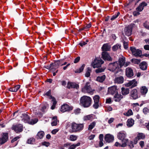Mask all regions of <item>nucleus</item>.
Here are the masks:
<instances>
[{
    "instance_id": "obj_8",
    "label": "nucleus",
    "mask_w": 149,
    "mask_h": 149,
    "mask_svg": "<svg viewBox=\"0 0 149 149\" xmlns=\"http://www.w3.org/2000/svg\"><path fill=\"white\" fill-rule=\"evenodd\" d=\"M93 91L94 90L92 89L90 83L88 82L86 83L84 87L82 89V91L84 93H91L93 92Z\"/></svg>"
},
{
    "instance_id": "obj_50",
    "label": "nucleus",
    "mask_w": 149,
    "mask_h": 149,
    "mask_svg": "<svg viewBox=\"0 0 149 149\" xmlns=\"http://www.w3.org/2000/svg\"><path fill=\"white\" fill-rule=\"evenodd\" d=\"M35 139L33 138H30L27 140V143L29 144H33L35 142Z\"/></svg>"
},
{
    "instance_id": "obj_18",
    "label": "nucleus",
    "mask_w": 149,
    "mask_h": 149,
    "mask_svg": "<svg viewBox=\"0 0 149 149\" xmlns=\"http://www.w3.org/2000/svg\"><path fill=\"white\" fill-rule=\"evenodd\" d=\"M108 92L109 94L113 95L117 93L116 87L115 86H113L110 87L108 88Z\"/></svg>"
},
{
    "instance_id": "obj_26",
    "label": "nucleus",
    "mask_w": 149,
    "mask_h": 149,
    "mask_svg": "<svg viewBox=\"0 0 149 149\" xmlns=\"http://www.w3.org/2000/svg\"><path fill=\"white\" fill-rule=\"evenodd\" d=\"M139 66L141 69L145 70L147 68V64L146 62L143 61L140 64Z\"/></svg>"
},
{
    "instance_id": "obj_22",
    "label": "nucleus",
    "mask_w": 149,
    "mask_h": 149,
    "mask_svg": "<svg viewBox=\"0 0 149 149\" xmlns=\"http://www.w3.org/2000/svg\"><path fill=\"white\" fill-rule=\"evenodd\" d=\"M147 5V3L145 2H143L139 4L136 9L137 11L139 12H141L143 10L144 7L146 6Z\"/></svg>"
},
{
    "instance_id": "obj_29",
    "label": "nucleus",
    "mask_w": 149,
    "mask_h": 149,
    "mask_svg": "<svg viewBox=\"0 0 149 149\" xmlns=\"http://www.w3.org/2000/svg\"><path fill=\"white\" fill-rule=\"evenodd\" d=\"M103 51L106 52L109 51L110 49V47L107 44H104L102 48Z\"/></svg>"
},
{
    "instance_id": "obj_58",
    "label": "nucleus",
    "mask_w": 149,
    "mask_h": 149,
    "mask_svg": "<svg viewBox=\"0 0 149 149\" xmlns=\"http://www.w3.org/2000/svg\"><path fill=\"white\" fill-rule=\"evenodd\" d=\"M80 109L77 108L74 110V113L76 114H77L80 113Z\"/></svg>"
},
{
    "instance_id": "obj_27",
    "label": "nucleus",
    "mask_w": 149,
    "mask_h": 149,
    "mask_svg": "<svg viewBox=\"0 0 149 149\" xmlns=\"http://www.w3.org/2000/svg\"><path fill=\"white\" fill-rule=\"evenodd\" d=\"M20 85H18L14 87L11 88H9V91L12 92H16L20 88Z\"/></svg>"
},
{
    "instance_id": "obj_24",
    "label": "nucleus",
    "mask_w": 149,
    "mask_h": 149,
    "mask_svg": "<svg viewBox=\"0 0 149 149\" xmlns=\"http://www.w3.org/2000/svg\"><path fill=\"white\" fill-rule=\"evenodd\" d=\"M124 79L121 76L116 77L115 79V82L117 84H122L123 82Z\"/></svg>"
},
{
    "instance_id": "obj_43",
    "label": "nucleus",
    "mask_w": 149,
    "mask_h": 149,
    "mask_svg": "<svg viewBox=\"0 0 149 149\" xmlns=\"http://www.w3.org/2000/svg\"><path fill=\"white\" fill-rule=\"evenodd\" d=\"M85 66V65L84 64H83L79 69L75 71V72L76 73H79L82 72L83 71Z\"/></svg>"
},
{
    "instance_id": "obj_38",
    "label": "nucleus",
    "mask_w": 149,
    "mask_h": 149,
    "mask_svg": "<svg viewBox=\"0 0 149 149\" xmlns=\"http://www.w3.org/2000/svg\"><path fill=\"white\" fill-rule=\"evenodd\" d=\"M62 60H59L57 61L56 62H55V63H54V67L55 68H58L59 66H61V62H62Z\"/></svg>"
},
{
    "instance_id": "obj_47",
    "label": "nucleus",
    "mask_w": 149,
    "mask_h": 149,
    "mask_svg": "<svg viewBox=\"0 0 149 149\" xmlns=\"http://www.w3.org/2000/svg\"><path fill=\"white\" fill-rule=\"evenodd\" d=\"M91 71V70L90 68H88L85 74V76L86 77H88L90 76Z\"/></svg>"
},
{
    "instance_id": "obj_6",
    "label": "nucleus",
    "mask_w": 149,
    "mask_h": 149,
    "mask_svg": "<svg viewBox=\"0 0 149 149\" xmlns=\"http://www.w3.org/2000/svg\"><path fill=\"white\" fill-rule=\"evenodd\" d=\"M130 50L132 54L136 57H140L142 54L141 50L136 49L135 47H130Z\"/></svg>"
},
{
    "instance_id": "obj_48",
    "label": "nucleus",
    "mask_w": 149,
    "mask_h": 149,
    "mask_svg": "<svg viewBox=\"0 0 149 149\" xmlns=\"http://www.w3.org/2000/svg\"><path fill=\"white\" fill-rule=\"evenodd\" d=\"M105 69V68H99L95 70V72L97 73L101 72H104Z\"/></svg>"
},
{
    "instance_id": "obj_16",
    "label": "nucleus",
    "mask_w": 149,
    "mask_h": 149,
    "mask_svg": "<svg viewBox=\"0 0 149 149\" xmlns=\"http://www.w3.org/2000/svg\"><path fill=\"white\" fill-rule=\"evenodd\" d=\"M104 140L108 143H110L113 141L114 140V137L109 134H107L105 136Z\"/></svg>"
},
{
    "instance_id": "obj_60",
    "label": "nucleus",
    "mask_w": 149,
    "mask_h": 149,
    "mask_svg": "<svg viewBox=\"0 0 149 149\" xmlns=\"http://www.w3.org/2000/svg\"><path fill=\"white\" fill-rule=\"evenodd\" d=\"M80 59V57L79 56H78L74 60V63H78Z\"/></svg>"
},
{
    "instance_id": "obj_21",
    "label": "nucleus",
    "mask_w": 149,
    "mask_h": 149,
    "mask_svg": "<svg viewBox=\"0 0 149 149\" xmlns=\"http://www.w3.org/2000/svg\"><path fill=\"white\" fill-rule=\"evenodd\" d=\"M125 62V57L122 56L121 57H120L118 63H119V65L120 68H121L124 65Z\"/></svg>"
},
{
    "instance_id": "obj_12",
    "label": "nucleus",
    "mask_w": 149,
    "mask_h": 149,
    "mask_svg": "<svg viewBox=\"0 0 149 149\" xmlns=\"http://www.w3.org/2000/svg\"><path fill=\"white\" fill-rule=\"evenodd\" d=\"M133 26L132 25H128L124 29V32L126 35L129 36L132 34Z\"/></svg>"
},
{
    "instance_id": "obj_17",
    "label": "nucleus",
    "mask_w": 149,
    "mask_h": 149,
    "mask_svg": "<svg viewBox=\"0 0 149 149\" xmlns=\"http://www.w3.org/2000/svg\"><path fill=\"white\" fill-rule=\"evenodd\" d=\"M125 72L126 75L128 77H131L134 75L132 70L129 67L126 68Z\"/></svg>"
},
{
    "instance_id": "obj_64",
    "label": "nucleus",
    "mask_w": 149,
    "mask_h": 149,
    "mask_svg": "<svg viewBox=\"0 0 149 149\" xmlns=\"http://www.w3.org/2000/svg\"><path fill=\"white\" fill-rule=\"evenodd\" d=\"M144 49L146 50H149V45H146L144 46Z\"/></svg>"
},
{
    "instance_id": "obj_57",
    "label": "nucleus",
    "mask_w": 149,
    "mask_h": 149,
    "mask_svg": "<svg viewBox=\"0 0 149 149\" xmlns=\"http://www.w3.org/2000/svg\"><path fill=\"white\" fill-rule=\"evenodd\" d=\"M123 45L125 49H126L128 48V43L125 41H124L123 42Z\"/></svg>"
},
{
    "instance_id": "obj_20",
    "label": "nucleus",
    "mask_w": 149,
    "mask_h": 149,
    "mask_svg": "<svg viewBox=\"0 0 149 149\" xmlns=\"http://www.w3.org/2000/svg\"><path fill=\"white\" fill-rule=\"evenodd\" d=\"M67 87L69 88H74L77 89L79 88V85L75 83L69 82L68 84Z\"/></svg>"
},
{
    "instance_id": "obj_39",
    "label": "nucleus",
    "mask_w": 149,
    "mask_h": 149,
    "mask_svg": "<svg viewBox=\"0 0 149 149\" xmlns=\"http://www.w3.org/2000/svg\"><path fill=\"white\" fill-rule=\"evenodd\" d=\"M96 124V122L95 121L93 122L89 125L88 130H91L95 126Z\"/></svg>"
},
{
    "instance_id": "obj_11",
    "label": "nucleus",
    "mask_w": 149,
    "mask_h": 149,
    "mask_svg": "<svg viewBox=\"0 0 149 149\" xmlns=\"http://www.w3.org/2000/svg\"><path fill=\"white\" fill-rule=\"evenodd\" d=\"M102 58L105 61H112V58L110 56L109 53L105 51H103L102 52Z\"/></svg>"
},
{
    "instance_id": "obj_3",
    "label": "nucleus",
    "mask_w": 149,
    "mask_h": 149,
    "mask_svg": "<svg viewBox=\"0 0 149 149\" xmlns=\"http://www.w3.org/2000/svg\"><path fill=\"white\" fill-rule=\"evenodd\" d=\"M120 68L118 62L116 61L109 63L108 67V70L114 72L115 74H117L120 70Z\"/></svg>"
},
{
    "instance_id": "obj_19",
    "label": "nucleus",
    "mask_w": 149,
    "mask_h": 149,
    "mask_svg": "<svg viewBox=\"0 0 149 149\" xmlns=\"http://www.w3.org/2000/svg\"><path fill=\"white\" fill-rule=\"evenodd\" d=\"M22 120L25 123H27L29 119V116L26 113H23L21 116Z\"/></svg>"
},
{
    "instance_id": "obj_49",
    "label": "nucleus",
    "mask_w": 149,
    "mask_h": 149,
    "mask_svg": "<svg viewBox=\"0 0 149 149\" xmlns=\"http://www.w3.org/2000/svg\"><path fill=\"white\" fill-rule=\"evenodd\" d=\"M80 145V143H78L76 144H72L71 145L69 149H74L76 147L79 146Z\"/></svg>"
},
{
    "instance_id": "obj_63",
    "label": "nucleus",
    "mask_w": 149,
    "mask_h": 149,
    "mask_svg": "<svg viewBox=\"0 0 149 149\" xmlns=\"http://www.w3.org/2000/svg\"><path fill=\"white\" fill-rule=\"evenodd\" d=\"M19 138V136H17L16 137H15L13 139H12L11 140V143H13L15 141H17Z\"/></svg>"
},
{
    "instance_id": "obj_62",
    "label": "nucleus",
    "mask_w": 149,
    "mask_h": 149,
    "mask_svg": "<svg viewBox=\"0 0 149 149\" xmlns=\"http://www.w3.org/2000/svg\"><path fill=\"white\" fill-rule=\"evenodd\" d=\"M95 136L94 134H92L88 137V139L90 140H92L94 139Z\"/></svg>"
},
{
    "instance_id": "obj_56",
    "label": "nucleus",
    "mask_w": 149,
    "mask_h": 149,
    "mask_svg": "<svg viewBox=\"0 0 149 149\" xmlns=\"http://www.w3.org/2000/svg\"><path fill=\"white\" fill-rule=\"evenodd\" d=\"M42 144L43 146H45L46 147H48L50 145V143L49 142H47L46 141H44L42 142Z\"/></svg>"
},
{
    "instance_id": "obj_1",
    "label": "nucleus",
    "mask_w": 149,
    "mask_h": 149,
    "mask_svg": "<svg viewBox=\"0 0 149 149\" xmlns=\"http://www.w3.org/2000/svg\"><path fill=\"white\" fill-rule=\"evenodd\" d=\"M91 100L90 97L84 95L80 98V104L84 107H88L91 105Z\"/></svg>"
},
{
    "instance_id": "obj_34",
    "label": "nucleus",
    "mask_w": 149,
    "mask_h": 149,
    "mask_svg": "<svg viewBox=\"0 0 149 149\" xmlns=\"http://www.w3.org/2000/svg\"><path fill=\"white\" fill-rule=\"evenodd\" d=\"M38 121V119L36 118L31 120L29 119L27 123L29 124L33 125L36 123Z\"/></svg>"
},
{
    "instance_id": "obj_59",
    "label": "nucleus",
    "mask_w": 149,
    "mask_h": 149,
    "mask_svg": "<svg viewBox=\"0 0 149 149\" xmlns=\"http://www.w3.org/2000/svg\"><path fill=\"white\" fill-rule=\"evenodd\" d=\"M59 130L58 129H56L53 130L52 131V133L54 134H55L57 132H58Z\"/></svg>"
},
{
    "instance_id": "obj_61",
    "label": "nucleus",
    "mask_w": 149,
    "mask_h": 149,
    "mask_svg": "<svg viewBox=\"0 0 149 149\" xmlns=\"http://www.w3.org/2000/svg\"><path fill=\"white\" fill-rule=\"evenodd\" d=\"M91 26V24L90 23H89V24H87L86 26H85L84 27L85 29H89Z\"/></svg>"
},
{
    "instance_id": "obj_31",
    "label": "nucleus",
    "mask_w": 149,
    "mask_h": 149,
    "mask_svg": "<svg viewBox=\"0 0 149 149\" xmlns=\"http://www.w3.org/2000/svg\"><path fill=\"white\" fill-rule=\"evenodd\" d=\"M121 45L120 44H117L113 46L112 50L113 51H116L117 50L120 49Z\"/></svg>"
},
{
    "instance_id": "obj_23",
    "label": "nucleus",
    "mask_w": 149,
    "mask_h": 149,
    "mask_svg": "<svg viewBox=\"0 0 149 149\" xmlns=\"http://www.w3.org/2000/svg\"><path fill=\"white\" fill-rule=\"evenodd\" d=\"M148 89L145 86H142L140 88V92L143 95H145L147 93Z\"/></svg>"
},
{
    "instance_id": "obj_13",
    "label": "nucleus",
    "mask_w": 149,
    "mask_h": 149,
    "mask_svg": "<svg viewBox=\"0 0 149 149\" xmlns=\"http://www.w3.org/2000/svg\"><path fill=\"white\" fill-rule=\"evenodd\" d=\"M130 96L134 100H136L139 97L137 90L136 89L132 90L130 92Z\"/></svg>"
},
{
    "instance_id": "obj_28",
    "label": "nucleus",
    "mask_w": 149,
    "mask_h": 149,
    "mask_svg": "<svg viewBox=\"0 0 149 149\" xmlns=\"http://www.w3.org/2000/svg\"><path fill=\"white\" fill-rule=\"evenodd\" d=\"M134 123V121L132 118L128 119L127 123V125L128 127L132 126Z\"/></svg>"
},
{
    "instance_id": "obj_25",
    "label": "nucleus",
    "mask_w": 149,
    "mask_h": 149,
    "mask_svg": "<svg viewBox=\"0 0 149 149\" xmlns=\"http://www.w3.org/2000/svg\"><path fill=\"white\" fill-rule=\"evenodd\" d=\"M123 98V95L119 94L117 92L114 96V100L116 102H119Z\"/></svg>"
},
{
    "instance_id": "obj_55",
    "label": "nucleus",
    "mask_w": 149,
    "mask_h": 149,
    "mask_svg": "<svg viewBox=\"0 0 149 149\" xmlns=\"http://www.w3.org/2000/svg\"><path fill=\"white\" fill-rule=\"evenodd\" d=\"M99 107V102H94V104H93V107L95 109H97Z\"/></svg>"
},
{
    "instance_id": "obj_51",
    "label": "nucleus",
    "mask_w": 149,
    "mask_h": 149,
    "mask_svg": "<svg viewBox=\"0 0 149 149\" xmlns=\"http://www.w3.org/2000/svg\"><path fill=\"white\" fill-rule=\"evenodd\" d=\"M127 143L130 149H132L134 147L133 141H130V142Z\"/></svg>"
},
{
    "instance_id": "obj_42",
    "label": "nucleus",
    "mask_w": 149,
    "mask_h": 149,
    "mask_svg": "<svg viewBox=\"0 0 149 149\" xmlns=\"http://www.w3.org/2000/svg\"><path fill=\"white\" fill-rule=\"evenodd\" d=\"M141 60L139 59L133 58L131 60V62L134 64H139L140 63Z\"/></svg>"
},
{
    "instance_id": "obj_54",
    "label": "nucleus",
    "mask_w": 149,
    "mask_h": 149,
    "mask_svg": "<svg viewBox=\"0 0 149 149\" xmlns=\"http://www.w3.org/2000/svg\"><path fill=\"white\" fill-rule=\"evenodd\" d=\"M143 112L145 114H146L149 112V109L147 107L144 108L143 109Z\"/></svg>"
},
{
    "instance_id": "obj_32",
    "label": "nucleus",
    "mask_w": 149,
    "mask_h": 149,
    "mask_svg": "<svg viewBox=\"0 0 149 149\" xmlns=\"http://www.w3.org/2000/svg\"><path fill=\"white\" fill-rule=\"evenodd\" d=\"M121 92L123 95H127L129 93V89L128 88L122 87L121 88Z\"/></svg>"
},
{
    "instance_id": "obj_2",
    "label": "nucleus",
    "mask_w": 149,
    "mask_h": 149,
    "mask_svg": "<svg viewBox=\"0 0 149 149\" xmlns=\"http://www.w3.org/2000/svg\"><path fill=\"white\" fill-rule=\"evenodd\" d=\"M83 124H77L73 123L71 124V129L69 131L71 133L79 132L83 129Z\"/></svg>"
},
{
    "instance_id": "obj_41",
    "label": "nucleus",
    "mask_w": 149,
    "mask_h": 149,
    "mask_svg": "<svg viewBox=\"0 0 149 149\" xmlns=\"http://www.w3.org/2000/svg\"><path fill=\"white\" fill-rule=\"evenodd\" d=\"M133 113L132 110L130 109L128 110L127 112H125L123 113L124 115L127 116H129L133 115Z\"/></svg>"
},
{
    "instance_id": "obj_46",
    "label": "nucleus",
    "mask_w": 149,
    "mask_h": 149,
    "mask_svg": "<svg viewBox=\"0 0 149 149\" xmlns=\"http://www.w3.org/2000/svg\"><path fill=\"white\" fill-rule=\"evenodd\" d=\"M120 13L119 12H118L117 14H116L114 15H113L111 17L110 19L112 21L114 20L115 19L117 18L120 15Z\"/></svg>"
},
{
    "instance_id": "obj_14",
    "label": "nucleus",
    "mask_w": 149,
    "mask_h": 149,
    "mask_svg": "<svg viewBox=\"0 0 149 149\" xmlns=\"http://www.w3.org/2000/svg\"><path fill=\"white\" fill-rule=\"evenodd\" d=\"M72 107H70L68 104H65L62 106L60 109V111L62 112L72 110Z\"/></svg>"
},
{
    "instance_id": "obj_5",
    "label": "nucleus",
    "mask_w": 149,
    "mask_h": 149,
    "mask_svg": "<svg viewBox=\"0 0 149 149\" xmlns=\"http://www.w3.org/2000/svg\"><path fill=\"white\" fill-rule=\"evenodd\" d=\"M51 90H49L45 94V95H46L48 96H49V98L50 99H52V102H53V104L51 107V109L53 110L54 109L56 105L57 104V101L55 98L52 97L51 95Z\"/></svg>"
},
{
    "instance_id": "obj_40",
    "label": "nucleus",
    "mask_w": 149,
    "mask_h": 149,
    "mask_svg": "<svg viewBox=\"0 0 149 149\" xmlns=\"http://www.w3.org/2000/svg\"><path fill=\"white\" fill-rule=\"evenodd\" d=\"M93 118V115H89L84 117V120H92Z\"/></svg>"
},
{
    "instance_id": "obj_53",
    "label": "nucleus",
    "mask_w": 149,
    "mask_h": 149,
    "mask_svg": "<svg viewBox=\"0 0 149 149\" xmlns=\"http://www.w3.org/2000/svg\"><path fill=\"white\" fill-rule=\"evenodd\" d=\"M88 42V40H86V42H82L79 43V45L81 47H83V46L85 45L87 43V42Z\"/></svg>"
},
{
    "instance_id": "obj_44",
    "label": "nucleus",
    "mask_w": 149,
    "mask_h": 149,
    "mask_svg": "<svg viewBox=\"0 0 149 149\" xmlns=\"http://www.w3.org/2000/svg\"><path fill=\"white\" fill-rule=\"evenodd\" d=\"M77 137L76 135H70V136L69 139L72 141H74L77 140Z\"/></svg>"
},
{
    "instance_id": "obj_9",
    "label": "nucleus",
    "mask_w": 149,
    "mask_h": 149,
    "mask_svg": "<svg viewBox=\"0 0 149 149\" xmlns=\"http://www.w3.org/2000/svg\"><path fill=\"white\" fill-rule=\"evenodd\" d=\"M104 63V61L101 59H95L94 62L93 63L92 65L94 68L100 67L102 64Z\"/></svg>"
},
{
    "instance_id": "obj_37",
    "label": "nucleus",
    "mask_w": 149,
    "mask_h": 149,
    "mask_svg": "<svg viewBox=\"0 0 149 149\" xmlns=\"http://www.w3.org/2000/svg\"><path fill=\"white\" fill-rule=\"evenodd\" d=\"M57 117L56 116L54 117L52 119L51 125L52 126H56L57 124Z\"/></svg>"
},
{
    "instance_id": "obj_36",
    "label": "nucleus",
    "mask_w": 149,
    "mask_h": 149,
    "mask_svg": "<svg viewBox=\"0 0 149 149\" xmlns=\"http://www.w3.org/2000/svg\"><path fill=\"white\" fill-rule=\"evenodd\" d=\"M105 79V76L103 75L101 76H98L97 77L96 80L100 82H103Z\"/></svg>"
},
{
    "instance_id": "obj_10",
    "label": "nucleus",
    "mask_w": 149,
    "mask_h": 149,
    "mask_svg": "<svg viewBox=\"0 0 149 149\" xmlns=\"http://www.w3.org/2000/svg\"><path fill=\"white\" fill-rule=\"evenodd\" d=\"M137 81L135 79L132 80L128 82L126 84L125 86L126 87H130V88H132L137 86Z\"/></svg>"
},
{
    "instance_id": "obj_15",
    "label": "nucleus",
    "mask_w": 149,
    "mask_h": 149,
    "mask_svg": "<svg viewBox=\"0 0 149 149\" xmlns=\"http://www.w3.org/2000/svg\"><path fill=\"white\" fill-rule=\"evenodd\" d=\"M8 134L3 133L1 137L0 138V145H1L5 143L8 140Z\"/></svg>"
},
{
    "instance_id": "obj_33",
    "label": "nucleus",
    "mask_w": 149,
    "mask_h": 149,
    "mask_svg": "<svg viewBox=\"0 0 149 149\" xmlns=\"http://www.w3.org/2000/svg\"><path fill=\"white\" fill-rule=\"evenodd\" d=\"M122 144H121L119 143L118 142H116L115 143V146L117 147H126L127 145V143L124 142H122Z\"/></svg>"
},
{
    "instance_id": "obj_30",
    "label": "nucleus",
    "mask_w": 149,
    "mask_h": 149,
    "mask_svg": "<svg viewBox=\"0 0 149 149\" xmlns=\"http://www.w3.org/2000/svg\"><path fill=\"white\" fill-rule=\"evenodd\" d=\"M45 133L44 132L41 131L38 132L36 138L38 139H41L43 137Z\"/></svg>"
},
{
    "instance_id": "obj_35",
    "label": "nucleus",
    "mask_w": 149,
    "mask_h": 149,
    "mask_svg": "<svg viewBox=\"0 0 149 149\" xmlns=\"http://www.w3.org/2000/svg\"><path fill=\"white\" fill-rule=\"evenodd\" d=\"M136 137L139 140L140 139H143L145 138V136L144 134L143 133H139L137 135Z\"/></svg>"
},
{
    "instance_id": "obj_45",
    "label": "nucleus",
    "mask_w": 149,
    "mask_h": 149,
    "mask_svg": "<svg viewBox=\"0 0 149 149\" xmlns=\"http://www.w3.org/2000/svg\"><path fill=\"white\" fill-rule=\"evenodd\" d=\"M94 102H99L100 97L98 95H95L93 97Z\"/></svg>"
},
{
    "instance_id": "obj_7",
    "label": "nucleus",
    "mask_w": 149,
    "mask_h": 149,
    "mask_svg": "<svg viewBox=\"0 0 149 149\" xmlns=\"http://www.w3.org/2000/svg\"><path fill=\"white\" fill-rule=\"evenodd\" d=\"M23 125L21 124H18L13 125L12 129L14 130L16 133H19L23 131Z\"/></svg>"
},
{
    "instance_id": "obj_52",
    "label": "nucleus",
    "mask_w": 149,
    "mask_h": 149,
    "mask_svg": "<svg viewBox=\"0 0 149 149\" xmlns=\"http://www.w3.org/2000/svg\"><path fill=\"white\" fill-rule=\"evenodd\" d=\"M143 26L146 29L149 30V22H145L143 24Z\"/></svg>"
},
{
    "instance_id": "obj_4",
    "label": "nucleus",
    "mask_w": 149,
    "mask_h": 149,
    "mask_svg": "<svg viewBox=\"0 0 149 149\" xmlns=\"http://www.w3.org/2000/svg\"><path fill=\"white\" fill-rule=\"evenodd\" d=\"M126 136V133L124 131L119 132L117 134V138L121 140L122 142H124L126 143L128 142V139H125Z\"/></svg>"
}]
</instances>
